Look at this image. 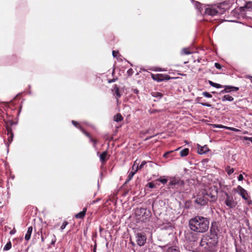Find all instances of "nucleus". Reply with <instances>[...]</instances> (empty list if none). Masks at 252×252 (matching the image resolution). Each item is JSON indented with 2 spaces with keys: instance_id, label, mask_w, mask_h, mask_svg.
<instances>
[{
  "instance_id": "nucleus-54",
  "label": "nucleus",
  "mask_w": 252,
  "mask_h": 252,
  "mask_svg": "<svg viewBox=\"0 0 252 252\" xmlns=\"http://www.w3.org/2000/svg\"><path fill=\"white\" fill-rule=\"evenodd\" d=\"M97 200H94L92 201V204H94V203L97 202Z\"/></svg>"
},
{
  "instance_id": "nucleus-43",
  "label": "nucleus",
  "mask_w": 252,
  "mask_h": 252,
  "mask_svg": "<svg viewBox=\"0 0 252 252\" xmlns=\"http://www.w3.org/2000/svg\"><path fill=\"white\" fill-rule=\"evenodd\" d=\"M127 72L129 75H131L133 73L132 69L131 68L129 69Z\"/></svg>"
},
{
  "instance_id": "nucleus-36",
  "label": "nucleus",
  "mask_w": 252,
  "mask_h": 252,
  "mask_svg": "<svg viewBox=\"0 0 252 252\" xmlns=\"http://www.w3.org/2000/svg\"><path fill=\"white\" fill-rule=\"evenodd\" d=\"M213 87H215L217 89L221 88L223 87V86L220 84L214 83V85L213 86Z\"/></svg>"
},
{
  "instance_id": "nucleus-55",
  "label": "nucleus",
  "mask_w": 252,
  "mask_h": 252,
  "mask_svg": "<svg viewBox=\"0 0 252 252\" xmlns=\"http://www.w3.org/2000/svg\"><path fill=\"white\" fill-rule=\"evenodd\" d=\"M14 178H15V177H14V175H12V176H11V178L12 180H13V179H14Z\"/></svg>"
},
{
  "instance_id": "nucleus-20",
  "label": "nucleus",
  "mask_w": 252,
  "mask_h": 252,
  "mask_svg": "<svg viewBox=\"0 0 252 252\" xmlns=\"http://www.w3.org/2000/svg\"><path fill=\"white\" fill-rule=\"evenodd\" d=\"M32 231V226L29 227L27 232V233L25 235V238L27 241H28L30 239Z\"/></svg>"
},
{
  "instance_id": "nucleus-11",
  "label": "nucleus",
  "mask_w": 252,
  "mask_h": 252,
  "mask_svg": "<svg viewBox=\"0 0 252 252\" xmlns=\"http://www.w3.org/2000/svg\"><path fill=\"white\" fill-rule=\"evenodd\" d=\"M71 123L74 126H75L77 128L79 129L84 134H85L87 137H88L90 138V141L91 142H93V143H94V147H95V145H96V144L97 143L96 140H95V139H93L91 137V136L90 135L89 133H88L87 132L85 131L83 129V128L80 126L79 124H78L77 122L72 120Z\"/></svg>"
},
{
  "instance_id": "nucleus-60",
  "label": "nucleus",
  "mask_w": 252,
  "mask_h": 252,
  "mask_svg": "<svg viewBox=\"0 0 252 252\" xmlns=\"http://www.w3.org/2000/svg\"><path fill=\"white\" fill-rule=\"evenodd\" d=\"M251 81H252V79H251Z\"/></svg>"
},
{
  "instance_id": "nucleus-49",
  "label": "nucleus",
  "mask_w": 252,
  "mask_h": 252,
  "mask_svg": "<svg viewBox=\"0 0 252 252\" xmlns=\"http://www.w3.org/2000/svg\"><path fill=\"white\" fill-rule=\"evenodd\" d=\"M208 83L211 86L213 87L214 85V82H212V81L209 80Z\"/></svg>"
},
{
  "instance_id": "nucleus-26",
  "label": "nucleus",
  "mask_w": 252,
  "mask_h": 252,
  "mask_svg": "<svg viewBox=\"0 0 252 252\" xmlns=\"http://www.w3.org/2000/svg\"><path fill=\"white\" fill-rule=\"evenodd\" d=\"M202 99L201 97H197L196 100L198 103L200 104L202 106H206L208 107H212V105L210 104L207 103H204V102H200V100Z\"/></svg>"
},
{
  "instance_id": "nucleus-24",
  "label": "nucleus",
  "mask_w": 252,
  "mask_h": 252,
  "mask_svg": "<svg viewBox=\"0 0 252 252\" xmlns=\"http://www.w3.org/2000/svg\"><path fill=\"white\" fill-rule=\"evenodd\" d=\"M189 153V150L188 148H184L180 151V156L182 157H186Z\"/></svg>"
},
{
  "instance_id": "nucleus-16",
  "label": "nucleus",
  "mask_w": 252,
  "mask_h": 252,
  "mask_svg": "<svg viewBox=\"0 0 252 252\" xmlns=\"http://www.w3.org/2000/svg\"><path fill=\"white\" fill-rule=\"evenodd\" d=\"M138 164L137 162V160H135L134 162V164L132 167V171L129 173L128 175L129 176V178H132L134 175L137 172L138 169Z\"/></svg>"
},
{
  "instance_id": "nucleus-27",
  "label": "nucleus",
  "mask_w": 252,
  "mask_h": 252,
  "mask_svg": "<svg viewBox=\"0 0 252 252\" xmlns=\"http://www.w3.org/2000/svg\"><path fill=\"white\" fill-rule=\"evenodd\" d=\"M12 244L10 241H9L6 243L5 246L3 247V250L4 251H7L9 250L11 248Z\"/></svg>"
},
{
  "instance_id": "nucleus-35",
  "label": "nucleus",
  "mask_w": 252,
  "mask_h": 252,
  "mask_svg": "<svg viewBox=\"0 0 252 252\" xmlns=\"http://www.w3.org/2000/svg\"><path fill=\"white\" fill-rule=\"evenodd\" d=\"M67 224L68 222L66 221H64L61 226V229L62 230H63Z\"/></svg>"
},
{
  "instance_id": "nucleus-42",
  "label": "nucleus",
  "mask_w": 252,
  "mask_h": 252,
  "mask_svg": "<svg viewBox=\"0 0 252 252\" xmlns=\"http://www.w3.org/2000/svg\"><path fill=\"white\" fill-rule=\"evenodd\" d=\"M118 52H117L116 51H113L112 52V55H113V56L115 58L117 56V55L118 54Z\"/></svg>"
},
{
  "instance_id": "nucleus-44",
  "label": "nucleus",
  "mask_w": 252,
  "mask_h": 252,
  "mask_svg": "<svg viewBox=\"0 0 252 252\" xmlns=\"http://www.w3.org/2000/svg\"><path fill=\"white\" fill-rule=\"evenodd\" d=\"M16 230L15 228H13L12 230H11L10 231V235H13L15 233H16Z\"/></svg>"
},
{
  "instance_id": "nucleus-33",
  "label": "nucleus",
  "mask_w": 252,
  "mask_h": 252,
  "mask_svg": "<svg viewBox=\"0 0 252 252\" xmlns=\"http://www.w3.org/2000/svg\"><path fill=\"white\" fill-rule=\"evenodd\" d=\"M153 96L156 97L161 98L162 97V94L159 92H155L154 93Z\"/></svg>"
},
{
  "instance_id": "nucleus-59",
  "label": "nucleus",
  "mask_w": 252,
  "mask_h": 252,
  "mask_svg": "<svg viewBox=\"0 0 252 252\" xmlns=\"http://www.w3.org/2000/svg\"><path fill=\"white\" fill-rule=\"evenodd\" d=\"M94 252H95V249H94Z\"/></svg>"
},
{
  "instance_id": "nucleus-31",
  "label": "nucleus",
  "mask_w": 252,
  "mask_h": 252,
  "mask_svg": "<svg viewBox=\"0 0 252 252\" xmlns=\"http://www.w3.org/2000/svg\"><path fill=\"white\" fill-rule=\"evenodd\" d=\"M157 181L160 182L163 184H165L167 182V179L165 178H162V177L157 179Z\"/></svg>"
},
{
  "instance_id": "nucleus-12",
  "label": "nucleus",
  "mask_w": 252,
  "mask_h": 252,
  "mask_svg": "<svg viewBox=\"0 0 252 252\" xmlns=\"http://www.w3.org/2000/svg\"><path fill=\"white\" fill-rule=\"evenodd\" d=\"M195 202L197 204L201 206L205 205L208 202V199L205 196L204 194H198L195 199Z\"/></svg>"
},
{
  "instance_id": "nucleus-8",
  "label": "nucleus",
  "mask_w": 252,
  "mask_h": 252,
  "mask_svg": "<svg viewBox=\"0 0 252 252\" xmlns=\"http://www.w3.org/2000/svg\"><path fill=\"white\" fill-rule=\"evenodd\" d=\"M242 11L248 18L252 19V2H248L244 7H241Z\"/></svg>"
},
{
  "instance_id": "nucleus-28",
  "label": "nucleus",
  "mask_w": 252,
  "mask_h": 252,
  "mask_svg": "<svg viewBox=\"0 0 252 252\" xmlns=\"http://www.w3.org/2000/svg\"><path fill=\"white\" fill-rule=\"evenodd\" d=\"M123 117L120 114H117L116 115L114 116V120L117 122H121V121L123 120Z\"/></svg>"
},
{
  "instance_id": "nucleus-37",
  "label": "nucleus",
  "mask_w": 252,
  "mask_h": 252,
  "mask_svg": "<svg viewBox=\"0 0 252 252\" xmlns=\"http://www.w3.org/2000/svg\"><path fill=\"white\" fill-rule=\"evenodd\" d=\"M147 186L151 189L154 188L155 187V184L152 182H150L148 184Z\"/></svg>"
},
{
  "instance_id": "nucleus-46",
  "label": "nucleus",
  "mask_w": 252,
  "mask_h": 252,
  "mask_svg": "<svg viewBox=\"0 0 252 252\" xmlns=\"http://www.w3.org/2000/svg\"><path fill=\"white\" fill-rule=\"evenodd\" d=\"M132 178H129V176H128L127 179L126 180L125 184H126L127 183H128Z\"/></svg>"
},
{
  "instance_id": "nucleus-15",
  "label": "nucleus",
  "mask_w": 252,
  "mask_h": 252,
  "mask_svg": "<svg viewBox=\"0 0 252 252\" xmlns=\"http://www.w3.org/2000/svg\"><path fill=\"white\" fill-rule=\"evenodd\" d=\"M223 87H224V89L221 91L220 92V93L221 94L230 92H236L239 89L238 87L231 86H224Z\"/></svg>"
},
{
  "instance_id": "nucleus-34",
  "label": "nucleus",
  "mask_w": 252,
  "mask_h": 252,
  "mask_svg": "<svg viewBox=\"0 0 252 252\" xmlns=\"http://www.w3.org/2000/svg\"><path fill=\"white\" fill-rule=\"evenodd\" d=\"M235 246L236 252H243V250L241 247H238L236 244H235Z\"/></svg>"
},
{
  "instance_id": "nucleus-47",
  "label": "nucleus",
  "mask_w": 252,
  "mask_h": 252,
  "mask_svg": "<svg viewBox=\"0 0 252 252\" xmlns=\"http://www.w3.org/2000/svg\"><path fill=\"white\" fill-rule=\"evenodd\" d=\"M244 139L246 140H248L250 141H251L252 143V137H245Z\"/></svg>"
},
{
  "instance_id": "nucleus-6",
  "label": "nucleus",
  "mask_w": 252,
  "mask_h": 252,
  "mask_svg": "<svg viewBox=\"0 0 252 252\" xmlns=\"http://www.w3.org/2000/svg\"><path fill=\"white\" fill-rule=\"evenodd\" d=\"M202 194L208 199V201L213 202L217 199V191L211 188H206L202 191Z\"/></svg>"
},
{
  "instance_id": "nucleus-18",
  "label": "nucleus",
  "mask_w": 252,
  "mask_h": 252,
  "mask_svg": "<svg viewBox=\"0 0 252 252\" xmlns=\"http://www.w3.org/2000/svg\"><path fill=\"white\" fill-rule=\"evenodd\" d=\"M114 95H115L117 99L121 96V94L120 93L119 87L115 85L112 90Z\"/></svg>"
},
{
  "instance_id": "nucleus-50",
  "label": "nucleus",
  "mask_w": 252,
  "mask_h": 252,
  "mask_svg": "<svg viewBox=\"0 0 252 252\" xmlns=\"http://www.w3.org/2000/svg\"><path fill=\"white\" fill-rule=\"evenodd\" d=\"M133 92L134 94H138L139 91L137 89H133Z\"/></svg>"
},
{
  "instance_id": "nucleus-21",
  "label": "nucleus",
  "mask_w": 252,
  "mask_h": 252,
  "mask_svg": "<svg viewBox=\"0 0 252 252\" xmlns=\"http://www.w3.org/2000/svg\"><path fill=\"white\" fill-rule=\"evenodd\" d=\"M107 155V152L104 151L102 152L99 156L100 160L101 162L105 161L107 160L106 156Z\"/></svg>"
},
{
  "instance_id": "nucleus-13",
  "label": "nucleus",
  "mask_w": 252,
  "mask_h": 252,
  "mask_svg": "<svg viewBox=\"0 0 252 252\" xmlns=\"http://www.w3.org/2000/svg\"><path fill=\"white\" fill-rule=\"evenodd\" d=\"M151 76L154 80L157 81V82H161L164 80H168L169 79L170 77L168 75H165L162 74H152Z\"/></svg>"
},
{
  "instance_id": "nucleus-45",
  "label": "nucleus",
  "mask_w": 252,
  "mask_h": 252,
  "mask_svg": "<svg viewBox=\"0 0 252 252\" xmlns=\"http://www.w3.org/2000/svg\"><path fill=\"white\" fill-rule=\"evenodd\" d=\"M132 178H129V176H128L127 179L126 180L125 184H126L127 183H128Z\"/></svg>"
},
{
  "instance_id": "nucleus-5",
  "label": "nucleus",
  "mask_w": 252,
  "mask_h": 252,
  "mask_svg": "<svg viewBox=\"0 0 252 252\" xmlns=\"http://www.w3.org/2000/svg\"><path fill=\"white\" fill-rule=\"evenodd\" d=\"M234 190L238 193L246 201L248 205H250L252 204V200L250 199L248 191L241 186H238L236 189H234Z\"/></svg>"
},
{
  "instance_id": "nucleus-7",
  "label": "nucleus",
  "mask_w": 252,
  "mask_h": 252,
  "mask_svg": "<svg viewBox=\"0 0 252 252\" xmlns=\"http://www.w3.org/2000/svg\"><path fill=\"white\" fill-rule=\"evenodd\" d=\"M168 183L169 188L175 189L176 186L182 187L184 185V182L179 177H170Z\"/></svg>"
},
{
  "instance_id": "nucleus-48",
  "label": "nucleus",
  "mask_w": 252,
  "mask_h": 252,
  "mask_svg": "<svg viewBox=\"0 0 252 252\" xmlns=\"http://www.w3.org/2000/svg\"><path fill=\"white\" fill-rule=\"evenodd\" d=\"M208 83L211 86L213 87L214 85V82H212V81L209 80Z\"/></svg>"
},
{
  "instance_id": "nucleus-4",
  "label": "nucleus",
  "mask_w": 252,
  "mask_h": 252,
  "mask_svg": "<svg viewBox=\"0 0 252 252\" xmlns=\"http://www.w3.org/2000/svg\"><path fill=\"white\" fill-rule=\"evenodd\" d=\"M211 232L209 235H207L203 238L209 243L210 246L215 247L218 242V236L217 231L215 229L211 228Z\"/></svg>"
},
{
  "instance_id": "nucleus-30",
  "label": "nucleus",
  "mask_w": 252,
  "mask_h": 252,
  "mask_svg": "<svg viewBox=\"0 0 252 252\" xmlns=\"http://www.w3.org/2000/svg\"><path fill=\"white\" fill-rule=\"evenodd\" d=\"M225 170L228 175L232 174L234 172V169L229 166L226 167Z\"/></svg>"
},
{
  "instance_id": "nucleus-56",
  "label": "nucleus",
  "mask_w": 252,
  "mask_h": 252,
  "mask_svg": "<svg viewBox=\"0 0 252 252\" xmlns=\"http://www.w3.org/2000/svg\"><path fill=\"white\" fill-rule=\"evenodd\" d=\"M247 224L248 226L249 225V221L248 220H247Z\"/></svg>"
},
{
  "instance_id": "nucleus-39",
  "label": "nucleus",
  "mask_w": 252,
  "mask_h": 252,
  "mask_svg": "<svg viewBox=\"0 0 252 252\" xmlns=\"http://www.w3.org/2000/svg\"><path fill=\"white\" fill-rule=\"evenodd\" d=\"M146 163H147V162H146V161H143L141 162V164L140 165V166H138V169H141V168H142L144 167V166L146 164Z\"/></svg>"
},
{
  "instance_id": "nucleus-23",
  "label": "nucleus",
  "mask_w": 252,
  "mask_h": 252,
  "mask_svg": "<svg viewBox=\"0 0 252 252\" xmlns=\"http://www.w3.org/2000/svg\"><path fill=\"white\" fill-rule=\"evenodd\" d=\"M8 135H10L8 137V140L9 143H10L13 140V134L12 132V130L10 127H7Z\"/></svg>"
},
{
  "instance_id": "nucleus-1",
  "label": "nucleus",
  "mask_w": 252,
  "mask_h": 252,
  "mask_svg": "<svg viewBox=\"0 0 252 252\" xmlns=\"http://www.w3.org/2000/svg\"><path fill=\"white\" fill-rule=\"evenodd\" d=\"M209 220L207 218L196 216L189 220L190 229L195 232L204 233L209 228Z\"/></svg>"
},
{
  "instance_id": "nucleus-38",
  "label": "nucleus",
  "mask_w": 252,
  "mask_h": 252,
  "mask_svg": "<svg viewBox=\"0 0 252 252\" xmlns=\"http://www.w3.org/2000/svg\"><path fill=\"white\" fill-rule=\"evenodd\" d=\"M53 238L52 240V241L51 242V244L52 245H54L56 241V238L55 235H53Z\"/></svg>"
},
{
  "instance_id": "nucleus-32",
  "label": "nucleus",
  "mask_w": 252,
  "mask_h": 252,
  "mask_svg": "<svg viewBox=\"0 0 252 252\" xmlns=\"http://www.w3.org/2000/svg\"><path fill=\"white\" fill-rule=\"evenodd\" d=\"M202 95L204 96L207 97V98H211L212 97V95L211 94H210V93L206 92H203Z\"/></svg>"
},
{
  "instance_id": "nucleus-52",
  "label": "nucleus",
  "mask_w": 252,
  "mask_h": 252,
  "mask_svg": "<svg viewBox=\"0 0 252 252\" xmlns=\"http://www.w3.org/2000/svg\"><path fill=\"white\" fill-rule=\"evenodd\" d=\"M229 129H231V130H233V131H238V129H236V128H230H230H229Z\"/></svg>"
},
{
  "instance_id": "nucleus-53",
  "label": "nucleus",
  "mask_w": 252,
  "mask_h": 252,
  "mask_svg": "<svg viewBox=\"0 0 252 252\" xmlns=\"http://www.w3.org/2000/svg\"><path fill=\"white\" fill-rule=\"evenodd\" d=\"M215 127L221 128V127H222V126L220 125H215Z\"/></svg>"
},
{
  "instance_id": "nucleus-51",
  "label": "nucleus",
  "mask_w": 252,
  "mask_h": 252,
  "mask_svg": "<svg viewBox=\"0 0 252 252\" xmlns=\"http://www.w3.org/2000/svg\"><path fill=\"white\" fill-rule=\"evenodd\" d=\"M115 81H116L115 79H111V80H109L108 82L109 83H112V82H114Z\"/></svg>"
},
{
  "instance_id": "nucleus-10",
  "label": "nucleus",
  "mask_w": 252,
  "mask_h": 252,
  "mask_svg": "<svg viewBox=\"0 0 252 252\" xmlns=\"http://www.w3.org/2000/svg\"><path fill=\"white\" fill-rule=\"evenodd\" d=\"M140 212L141 214V219L142 221L145 222H147L148 221H149L152 215L151 211L149 210H147L146 209L141 208Z\"/></svg>"
},
{
  "instance_id": "nucleus-25",
  "label": "nucleus",
  "mask_w": 252,
  "mask_h": 252,
  "mask_svg": "<svg viewBox=\"0 0 252 252\" xmlns=\"http://www.w3.org/2000/svg\"><path fill=\"white\" fill-rule=\"evenodd\" d=\"M208 151V148L206 146L201 147L200 149H199L198 152L200 155L205 154Z\"/></svg>"
},
{
  "instance_id": "nucleus-41",
  "label": "nucleus",
  "mask_w": 252,
  "mask_h": 252,
  "mask_svg": "<svg viewBox=\"0 0 252 252\" xmlns=\"http://www.w3.org/2000/svg\"><path fill=\"white\" fill-rule=\"evenodd\" d=\"M244 179V177L242 174H240L238 177V180L239 181H241Z\"/></svg>"
},
{
  "instance_id": "nucleus-2",
  "label": "nucleus",
  "mask_w": 252,
  "mask_h": 252,
  "mask_svg": "<svg viewBox=\"0 0 252 252\" xmlns=\"http://www.w3.org/2000/svg\"><path fill=\"white\" fill-rule=\"evenodd\" d=\"M224 5V3H221L218 5L208 6L205 8V14L211 16L222 14L226 10V9L223 7Z\"/></svg>"
},
{
  "instance_id": "nucleus-19",
  "label": "nucleus",
  "mask_w": 252,
  "mask_h": 252,
  "mask_svg": "<svg viewBox=\"0 0 252 252\" xmlns=\"http://www.w3.org/2000/svg\"><path fill=\"white\" fill-rule=\"evenodd\" d=\"M87 210V208L86 207H84L83 208L82 211L80 212L79 213L76 214L75 215V218H76V219H83L84 217L85 216Z\"/></svg>"
},
{
  "instance_id": "nucleus-14",
  "label": "nucleus",
  "mask_w": 252,
  "mask_h": 252,
  "mask_svg": "<svg viewBox=\"0 0 252 252\" xmlns=\"http://www.w3.org/2000/svg\"><path fill=\"white\" fill-rule=\"evenodd\" d=\"M136 237L137 244L139 246L144 245L146 241V236L144 233L141 232L137 233Z\"/></svg>"
},
{
  "instance_id": "nucleus-57",
  "label": "nucleus",
  "mask_w": 252,
  "mask_h": 252,
  "mask_svg": "<svg viewBox=\"0 0 252 252\" xmlns=\"http://www.w3.org/2000/svg\"><path fill=\"white\" fill-rule=\"evenodd\" d=\"M41 241L42 242H44V238L43 237H41Z\"/></svg>"
},
{
  "instance_id": "nucleus-9",
  "label": "nucleus",
  "mask_w": 252,
  "mask_h": 252,
  "mask_svg": "<svg viewBox=\"0 0 252 252\" xmlns=\"http://www.w3.org/2000/svg\"><path fill=\"white\" fill-rule=\"evenodd\" d=\"M208 242L202 238L200 242V250L203 252H211L214 247L210 246Z\"/></svg>"
},
{
  "instance_id": "nucleus-3",
  "label": "nucleus",
  "mask_w": 252,
  "mask_h": 252,
  "mask_svg": "<svg viewBox=\"0 0 252 252\" xmlns=\"http://www.w3.org/2000/svg\"><path fill=\"white\" fill-rule=\"evenodd\" d=\"M225 197L224 198V204L229 209H232L236 207L238 202L235 200L234 195L229 194L227 192H224Z\"/></svg>"
},
{
  "instance_id": "nucleus-29",
  "label": "nucleus",
  "mask_w": 252,
  "mask_h": 252,
  "mask_svg": "<svg viewBox=\"0 0 252 252\" xmlns=\"http://www.w3.org/2000/svg\"><path fill=\"white\" fill-rule=\"evenodd\" d=\"M191 53H192L189 51V48H184L182 50V51H181V54L182 55H188L191 54Z\"/></svg>"
},
{
  "instance_id": "nucleus-58",
  "label": "nucleus",
  "mask_w": 252,
  "mask_h": 252,
  "mask_svg": "<svg viewBox=\"0 0 252 252\" xmlns=\"http://www.w3.org/2000/svg\"><path fill=\"white\" fill-rule=\"evenodd\" d=\"M14 124V123L13 122H12V123H11V125H13Z\"/></svg>"
},
{
  "instance_id": "nucleus-40",
  "label": "nucleus",
  "mask_w": 252,
  "mask_h": 252,
  "mask_svg": "<svg viewBox=\"0 0 252 252\" xmlns=\"http://www.w3.org/2000/svg\"><path fill=\"white\" fill-rule=\"evenodd\" d=\"M215 66L217 68V69H220L221 68V65L219 63H215Z\"/></svg>"
},
{
  "instance_id": "nucleus-17",
  "label": "nucleus",
  "mask_w": 252,
  "mask_h": 252,
  "mask_svg": "<svg viewBox=\"0 0 252 252\" xmlns=\"http://www.w3.org/2000/svg\"><path fill=\"white\" fill-rule=\"evenodd\" d=\"M164 250L165 252H180L178 248L175 246H164Z\"/></svg>"
},
{
  "instance_id": "nucleus-22",
  "label": "nucleus",
  "mask_w": 252,
  "mask_h": 252,
  "mask_svg": "<svg viewBox=\"0 0 252 252\" xmlns=\"http://www.w3.org/2000/svg\"><path fill=\"white\" fill-rule=\"evenodd\" d=\"M221 100L223 102L225 101H232L234 100V98L232 96L228 94H226L222 97Z\"/></svg>"
}]
</instances>
